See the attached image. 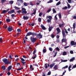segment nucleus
<instances>
[{
	"instance_id": "c03bdc74",
	"label": "nucleus",
	"mask_w": 76,
	"mask_h": 76,
	"mask_svg": "<svg viewBox=\"0 0 76 76\" xmlns=\"http://www.w3.org/2000/svg\"><path fill=\"white\" fill-rule=\"evenodd\" d=\"M57 52L56 51L55 53V55L53 56V57H55L57 56Z\"/></svg>"
},
{
	"instance_id": "7ed1b4c3",
	"label": "nucleus",
	"mask_w": 76,
	"mask_h": 76,
	"mask_svg": "<svg viewBox=\"0 0 76 76\" xmlns=\"http://www.w3.org/2000/svg\"><path fill=\"white\" fill-rule=\"evenodd\" d=\"M3 61L5 64H10V62L8 61L7 58H4L3 59Z\"/></svg>"
},
{
	"instance_id": "864d4df0",
	"label": "nucleus",
	"mask_w": 76,
	"mask_h": 76,
	"mask_svg": "<svg viewBox=\"0 0 76 76\" xmlns=\"http://www.w3.org/2000/svg\"><path fill=\"white\" fill-rule=\"evenodd\" d=\"M36 53V50L35 49L33 51V54H35Z\"/></svg>"
},
{
	"instance_id": "680f3d73",
	"label": "nucleus",
	"mask_w": 76,
	"mask_h": 76,
	"mask_svg": "<svg viewBox=\"0 0 76 76\" xmlns=\"http://www.w3.org/2000/svg\"><path fill=\"white\" fill-rule=\"evenodd\" d=\"M55 19L56 20H57V15H56L55 16Z\"/></svg>"
},
{
	"instance_id": "6ab92c4d",
	"label": "nucleus",
	"mask_w": 76,
	"mask_h": 76,
	"mask_svg": "<svg viewBox=\"0 0 76 76\" xmlns=\"http://www.w3.org/2000/svg\"><path fill=\"white\" fill-rule=\"evenodd\" d=\"M28 18H29L28 17V16H23V19H24V20H27V19H28Z\"/></svg>"
},
{
	"instance_id": "cd10ccee",
	"label": "nucleus",
	"mask_w": 76,
	"mask_h": 76,
	"mask_svg": "<svg viewBox=\"0 0 76 76\" xmlns=\"http://www.w3.org/2000/svg\"><path fill=\"white\" fill-rule=\"evenodd\" d=\"M52 10L53 12V13H56V10H55V8H53L52 9Z\"/></svg>"
},
{
	"instance_id": "4c0bfd02",
	"label": "nucleus",
	"mask_w": 76,
	"mask_h": 76,
	"mask_svg": "<svg viewBox=\"0 0 76 76\" xmlns=\"http://www.w3.org/2000/svg\"><path fill=\"white\" fill-rule=\"evenodd\" d=\"M51 10V9L50 8L48 10V11H47V13H49L50 12Z\"/></svg>"
},
{
	"instance_id": "ddd939ff",
	"label": "nucleus",
	"mask_w": 76,
	"mask_h": 76,
	"mask_svg": "<svg viewBox=\"0 0 76 76\" xmlns=\"http://www.w3.org/2000/svg\"><path fill=\"white\" fill-rule=\"evenodd\" d=\"M30 70L31 71H32L34 70V69L33 68V66L32 65H30Z\"/></svg>"
},
{
	"instance_id": "f03ea898",
	"label": "nucleus",
	"mask_w": 76,
	"mask_h": 76,
	"mask_svg": "<svg viewBox=\"0 0 76 76\" xmlns=\"http://www.w3.org/2000/svg\"><path fill=\"white\" fill-rule=\"evenodd\" d=\"M21 10H18L17 11V13H21L23 15H26L27 13V11H26V9L24 8H22Z\"/></svg>"
},
{
	"instance_id": "72a5a7b5",
	"label": "nucleus",
	"mask_w": 76,
	"mask_h": 76,
	"mask_svg": "<svg viewBox=\"0 0 76 76\" xmlns=\"http://www.w3.org/2000/svg\"><path fill=\"white\" fill-rule=\"evenodd\" d=\"M61 2L60 1H59V2H58L56 4V6H58V5H59V4H61Z\"/></svg>"
},
{
	"instance_id": "bb28decb",
	"label": "nucleus",
	"mask_w": 76,
	"mask_h": 76,
	"mask_svg": "<svg viewBox=\"0 0 76 76\" xmlns=\"http://www.w3.org/2000/svg\"><path fill=\"white\" fill-rule=\"evenodd\" d=\"M1 68L3 69V70H4L6 69V66H2L1 67Z\"/></svg>"
},
{
	"instance_id": "5701e85b",
	"label": "nucleus",
	"mask_w": 76,
	"mask_h": 76,
	"mask_svg": "<svg viewBox=\"0 0 76 76\" xmlns=\"http://www.w3.org/2000/svg\"><path fill=\"white\" fill-rule=\"evenodd\" d=\"M6 21L7 22H10V19H7Z\"/></svg>"
},
{
	"instance_id": "09e8293b",
	"label": "nucleus",
	"mask_w": 76,
	"mask_h": 76,
	"mask_svg": "<svg viewBox=\"0 0 76 76\" xmlns=\"http://www.w3.org/2000/svg\"><path fill=\"white\" fill-rule=\"evenodd\" d=\"M3 39L2 38H0V42L2 43L3 42V39Z\"/></svg>"
},
{
	"instance_id": "603ef678",
	"label": "nucleus",
	"mask_w": 76,
	"mask_h": 76,
	"mask_svg": "<svg viewBox=\"0 0 76 76\" xmlns=\"http://www.w3.org/2000/svg\"><path fill=\"white\" fill-rule=\"evenodd\" d=\"M71 7V6H70V4H68V9H70V8Z\"/></svg>"
},
{
	"instance_id": "39448f33",
	"label": "nucleus",
	"mask_w": 76,
	"mask_h": 76,
	"mask_svg": "<svg viewBox=\"0 0 76 76\" xmlns=\"http://www.w3.org/2000/svg\"><path fill=\"white\" fill-rule=\"evenodd\" d=\"M62 35H63V38H66V34H65V32H64V30H62Z\"/></svg>"
},
{
	"instance_id": "f257e3e1",
	"label": "nucleus",
	"mask_w": 76,
	"mask_h": 76,
	"mask_svg": "<svg viewBox=\"0 0 76 76\" xmlns=\"http://www.w3.org/2000/svg\"><path fill=\"white\" fill-rule=\"evenodd\" d=\"M30 35H32L33 37H34V36H36V37L37 38H39L40 39L41 38H42V35L41 34V33H39V34H37L35 32H29L27 33V34L26 35V37H28V36H30Z\"/></svg>"
},
{
	"instance_id": "a211bd4d",
	"label": "nucleus",
	"mask_w": 76,
	"mask_h": 76,
	"mask_svg": "<svg viewBox=\"0 0 76 76\" xmlns=\"http://www.w3.org/2000/svg\"><path fill=\"white\" fill-rule=\"evenodd\" d=\"M56 31L58 33H60V29L58 27L56 28Z\"/></svg>"
},
{
	"instance_id": "2f4dec72",
	"label": "nucleus",
	"mask_w": 76,
	"mask_h": 76,
	"mask_svg": "<svg viewBox=\"0 0 76 76\" xmlns=\"http://www.w3.org/2000/svg\"><path fill=\"white\" fill-rule=\"evenodd\" d=\"M67 67H68V66L66 65L65 66H64V67L62 68V69H67Z\"/></svg>"
},
{
	"instance_id": "1a4fd4ad",
	"label": "nucleus",
	"mask_w": 76,
	"mask_h": 76,
	"mask_svg": "<svg viewBox=\"0 0 76 76\" xmlns=\"http://www.w3.org/2000/svg\"><path fill=\"white\" fill-rule=\"evenodd\" d=\"M41 27L43 30H46V29L45 27L43 24L41 25Z\"/></svg>"
},
{
	"instance_id": "f704fd0d",
	"label": "nucleus",
	"mask_w": 76,
	"mask_h": 76,
	"mask_svg": "<svg viewBox=\"0 0 76 76\" xmlns=\"http://www.w3.org/2000/svg\"><path fill=\"white\" fill-rule=\"evenodd\" d=\"M47 22H48V23H50V22H51V20L48 19L47 20Z\"/></svg>"
},
{
	"instance_id": "473e14b6",
	"label": "nucleus",
	"mask_w": 76,
	"mask_h": 76,
	"mask_svg": "<svg viewBox=\"0 0 76 76\" xmlns=\"http://www.w3.org/2000/svg\"><path fill=\"white\" fill-rule=\"evenodd\" d=\"M23 5L24 6H28V4L26 2H24L23 3Z\"/></svg>"
},
{
	"instance_id": "bf43d9fd",
	"label": "nucleus",
	"mask_w": 76,
	"mask_h": 76,
	"mask_svg": "<svg viewBox=\"0 0 76 76\" xmlns=\"http://www.w3.org/2000/svg\"><path fill=\"white\" fill-rule=\"evenodd\" d=\"M70 54H73V50L70 51Z\"/></svg>"
},
{
	"instance_id": "2eb2a0df",
	"label": "nucleus",
	"mask_w": 76,
	"mask_h": 76,
	"mask_svg": "<svg viewBox=\"0 0 76 76\" xmlns=\"http://www.w3.org/2000/svg\"><path fill=\"white\" fill-rule=\"evenodd\" d=\"M37 57V55L36 54H35L33 55V57H32V59H34L36 58V57Z\"/></svg>"
},
{
	"instance_id": "5fc2aeb1",
	"label": "nucleus",
	"mask_w": 76,
	"mask_h": 76,
	"mask_svg": "<svg viewBox=\"0 0 76 76\" xmlns=\"http://www.w3.org/2000/svg\"><path fill=\"white\" fill-rule=\"evenodd\" d=\"M30 5H31V6H34V4H33V3H32V2H31L30 3Z\"/></svg>"
},
{
	"instance_id": "e2e57ef3",
	"label": "nucleus",
	"mask_w": 76,
	"mask_h": 76,
	"mask_svg": "<svg viewBox=\"0 0 76 76\" xmlns=\"http://www.w3.org/2000/svg\"><path fill=\"white\" fill-rule=\"evenodd\" d=\"M33 15H35L36 14V10H35L34 12L33 13Z\"/></svg>"
},
{
	"instance_id": "7c9ffc66",
	"label": "nucleus",
	"mask_w": 76,
	"mask_h": 76,
	"mask_svg": "<svg viewBox=\"0 0 76 76\" xmlns=\"http://www.w3.org/2000/svg\"><path fill=\"white\" fill-rule=\"evenodd\" d=\"M67 9V7L65 6L64 7L62 8V9L63 10H66V9Z\"/></svg>"
},
{
	"instance_id": "9b49d317",
	"label": "nucleus",
	"mask_w": 76,
	"mask_h": 76,
	"mask_svg": "<svg viewBox=\"0 0 76 76\" xmlns=\"http://www.w3.org/2000/svg\"><path fill=\"white\" fill-rule=\"evenodd\" d=\"M12 69V65H10L7 68V71H10Z\"/></svg>"
},
{
	"instance_id": "aec40b11",
	"label": "nucleus",
	"mask_w": 76,
	"mask_h": 76,
	"mask_svg": "<svg viewBox=\"0 0 76 76\" xmlns=\"http://www.w3.org/2000/svg\"><path fill=\"white\" fill-rule=\"evenodd\" d=\"M54 65H55V64L54 63H53L50 64V68H52Z\"/></svg>"
},
{
	"instance_id": "dca6fc26",
	"label": "nucleus",
	"mask_w": 76,
	"mask_h": 76,
	"mask_svg": "<svg viewBox=\"0 0 76 76\" xmlns=\"http://www.w3.org/2000/svg\"><path fill=\"white\" fill-rule=\"evenodd\" d=\"M54 69H55V70H57L58 69V66L57 65H56L55 66L53 67Z\"/></svg>"
},
{
	"instance_id": "a18cd8bd",
	"label": "nucleus",
	"mask_w": 76,
	"mask_h": 76,
	"mask_svg": "<svg viewBox=\"0 0 76 76\" xmlns=\"http://www.w3.org/2000/svg\"><path fill=\"white\" fill-rule=\"evenodd\" d=\"M52 30L51 27H49V32H50Z\"/></svg>"
},
{
	"instance_id": "6e6552de",
	"label": "nucleus",
	"mask_w": 76,
	"mask_h": 76,
	"mask_svg": "<svg viewBox=\"0 0 76 76\" xmlns=\"http://www.w3.org/2000/svg\"><path fill=\"white\" fill-rule=\"evenodd\" d=\"M15 12V10H12L11 11H9L8 12L9 14H12Z\"/></svg>"
},
{
	"instance_id": "393cba45",
	"label": "nucleus",
	"mask_w": 76,
	"mask_h": 76,
	"mask_svg": "<svg viewBox=\"0 0 76 76\" xmlns=\"http://www.w3.org/2000/svg\"><path fill=\"white\" fill-rule=\"evenodd\" d=\"M15 9L16 10H20V8L15 6L14 7Z\"/></svg>"
},
{
	"instance_id": "412c9836",
	"label": "nucleus",
	"mask_w": 76,
	"mask_h": 76,
	"mask_svg": "<svg viewBox=\"0 0 76 76\" xmlns=\"http://www.w3.org/2000/svg\"><path fill=\"white\" fill-rule=\"evenodd\" d=\"M48 18L49 19L51 20V19H52V17L51 16H47L46 17L47 19H48Z\"/></svg>"
},
{
	"instance_id": "c9c22d12",
	"label": "nucleus",
	"mask_w": 76,
	"mask_h": 76,
	"mask_svg": "<svg viewBox=\"0 0 76 76\" xmlns=\"http://www.w3.org/2000/svg\"><path fill=\"white\" fill-rule=\"evenodd\" d=\"M13 1H9V3H10V4H12L13 3Z\"/></svg>"
},
{
	"instance_id": "c756f323",
	"label": "nucleus",
	"mask_w": 76,
	"mask_h": 76,
	"mask_svg": "<svg viewBox=\"0 0 76 76\" xmlns=\"http://www.w3.org/2000/svg\"><path fill=\"white\" fill-rule=\"evenodd\" d=\"M61 62H66L67 61V60H63V59H61Z\"/></svg>"
},
{
	"instance_id": "e433bc0d",
	"label": "nucleus",
	"mask_w": 76,
	"mask_h": 76,
	"mask_svg": "<svg viewBox=\"0 0 76 76\" xmlns=\"http://www.w3.org/2000/svg\"><path fill=\"white\" fill-rule=\"evenodd\" d=\"M7 10H4L2 12V13H7Z\"/></svg>"
},
{
	"instance_id": "338daca9",
	"label": "nucleus",
	"mask_w": 76,
	"mask_h": 76,
	"mask_svg": "<svg viewBox=\"0 0 76 76\" xmlns=\"http://www.w3.org/2000/svg\"><path fill=\"white\" fill-rule=\"evenodd\" d=\"M73 18L74 19H76V16L74 15L73 16Z\"/></svg>"
},
{
	"instance_id": "3c124183",
	"label": "nucleus",
	"mask_w": 76,
	"mask_h": 76,
	"mask_svg": "<svg viewBox=\"0 0 76 76\" xmlns=\"http://www.w3.org/2000/svg\"><path fill=\"white\" fill-rule=\"evenodd\" d=\"M17 1H19L21 3H22L23 2V1L22 0H18Z\"/></svg>"
},
{
	"instance_id": "4468645a",
	"label": "nucleus",
	"mask_w": 76,
	"mask_h": 76,
	"mask_svg": "<svg viewBox=\"0 0 76 76\" xmlns=\"http://www.w3.org/2000/svg\"><path fill=\"white\" fill-rule=\"evenodd\" d=\"M61 41L62 42H66V41H67V40L65 38H63L62 39Z\"/></svg>"
},
{
	"instance_id": "4be33fe9",
	"label": "nucleus",
	"mask_w": 76,
	"mask_h": 76,
	"mask_svg": "<svg viewBox=\"0 0 76 76\" xmlns=\"http://www.w3.org/2000/svg\"><path fill=\"white\" fill-rule=\"evenodd\" d=\"M62 55H63V56H66V55H67V52L65 51L63 53Z\"/></svg>"
},
{
	"instance_id": "4d7b16f0",
	"label": "nucleus",
	"mask_w": 76,
	"mask_h": 76,
	"mask_svg": "<svg viewBox=\"0 0 76 76\" xmlns=\"http://www.w3.org/2000/svg\"><path fill=\"white\" fill-rule=\"evenodd\" d=\"M70 47V46H67L65 47H64V48L65 49H66V48H68V47Z\"/></svg>"
},
{
	"instance_id": "f8f14e48",
	"label": "nucleus",
	"mask_w": 76,
	"mask_h": 76,
	"mask_svg": "<svg viewBox=\"0 0 76 76\" xmlns=\"http://www.w3.org/2000/svg\"><path fill=\"white\" fill-rule=\"evenodd\" d=\"M64 23H62L61 24H59V28H64Z\"/></svg>"
},
{
	"instance_id": "052dcab7",
	"label": "nucleus",
	"mask_w": 76,
	"mask_h": 76,
	"mask_svg": "<svg viewBox=\"0 0 76 76\" xmlns=\"http://www.w3.org/2000/svg\"><path fill=\"white\" fill-rule=\"evenodd\" d=\"M64 71H65L62 74V75H65V73L66 72V70H64Z\"/></svg>"
},
{
	"instance_id": "20e7f679",
	"label": "nucleus",
	"mask_w": 76,
	"mask_h": 76,
	"mask_svg": "<svg viewBox=\"0 0 76 76\" xmlns=\"http://www.w3.org/2000/svg\"><path fill=\"white\" fill-rule=\"evenodd\" d=\"M33 37H31L30 38V39L32 42H35L37 40V39L36 38Z\"/></svg>"
},
{
	"instance_id": "49530a36",
	"label": "nucleus",
	"mask_w": 76,
	"mask_h": 76,
	"mask_svg": "<svg viewBox=\"0 0 76 76\" xmlns=\"http://www.w3.org/2000/svg\"><path fill=\"white\" fill-rule=\"evenodd\" d=\"M56 50H57V51H60V49H59V48L57 47H56Z\"/></svg>"
},
{
	"instance_id": "37998d69",
	"label": "nucleus",
	"mask_w": 76,
	"mask_h": 76,
	"mask_svg": "<svg viewBox=\"0 0 76 76\" xmlns=\"http://www.w3.org/2000/svg\"><path fill=\"white\" fill-rule=\"evenodd\" d=\"M42 14H43L42 13L40 12L39 13V16H40V17H41L42 15Z\"/></svg>"
},
{
	"instance_id": "774afa93",
	"label": "nucleus",
	"mask_w": 76,
	"mask_h": 76,
	"mask_svg": "<svg viewBox=\"0 0 76 76\" xmlns=\"http://www.w3.org/2000/svg\"><path fill=\"white\" fill-rule=\"evenodd\" d=\"M76 64H75V65L73 66V68H76Z\"/></svg>"
},
{
	"instance_id": "423d86ee",
	"label": "nucleus",
	"mask_w": 76,
	"mask_h": 76,
	"mask_svg": "<svg viewBox=\"0 0 76 76\" xmlns=\"http://www.w3.org/2000/svg\"><path fill=\"white\" fill-rule=\"evenodd\" d=\"M7 29L9 32H11L13 30V28L10 27H9L7 28Z\"/></svg>"
},
{
	"instance_id": "8fccbe9b",
	"label": "nucleus",
	"mask_w": 76,
	"mask_h": 76,
	"mask_svg": "<svg viewBox=\"0 0 76 76\" xmlns=\"http://www.w3.org/2000/svg\"><path fill=\"white\" fill-rule=\"evenodd\" d=\"M46 49H44L43 50V53H45L46 52Z\"/></svg>"
},
{
	"instance_id": "79ce46f5",
	"label": "nucleus",
	"mask_w": 76,
	"mask_h": 76,
	"mask_svg": "<svg viewBox=\"0 0 76 76\" xmlns=\"http://www.w3.org/2000/svg\"><path fill=\"white\" fill-rule=\"evenodd\" d=\"M58 16L60 19V18H61V15L60 13H59Z\"/></svg>"
},
{
	"instance_id": "f3484780",
	"label": "nucleus",
	"mask_w": 76,
	"mask_h": 76,
	"mask_svg": "<svg viewBox=\"0 0 76 76\" xmlns=\"http://www.w3.org/2000/svg\"><path fill=\"white\" fill-rule=\"evenodd\" d=\"M75 58L74 57H73L72 58L70 59L69 61H70V62H72V61H73V60H74Z\"/></svg>"
},
{
	"instance_id": "9d476101",
	"label": "nucleus",
	"mask_w": 76,
	"mask_h": 76,
	"mask_svg": "<svg viewBox=\"0 0 76 76\" xmlns=\"http://www.w3.org/2000/svg\"><path fill=\"white\" fill-rule=\"evenodd\" d=\"M71 44L72 45H76V42H75L73 41H72L71 42Z\"/></svg>"
},
{
	"instance_id": "a878e982",
	"label": "nucleus",
	"mask_w": 76,
	"mask_h": 76,
	"mask_svg": "<svg viewBox=\"0 0 76 76\" xmlns=\"http://www.w3.org/2000/svg\"><path fill=\"white\" fill-rule=\"evenodd\" d=\"M51 37H52V38H54L55 37V35L53 34H52L51 35Z\"/></svg>"
},
{
	"instance_id": "13d9d810",
	"label": "nucleus",
	"mask_w": 76,
	"mask_h": 76,
	"mask_svg": "<svg viewBox=\"0 0 76 76\" xmlns=\"http://www.w3.org/2000/svg\"><path fill=\"white\" fill-rule=\"evenodd\" d=\"M22 69H23V67L18 69L17 70H22Z\"/></svg>"
},
{
	"instance_id": "de8ad7c7",
	"label": "nucleus",
	"mask_w": 76,
	"mask_h": 76,
	"mask_svg": "<svg viewBox=\"0 0 76 76\" xmlns=\"http://www.w3.org/2000/svg\"><path fill=\"white\" fill-rule=\"evenodd\" d=\"M53 2V0H50L49 2H48V3H52V2Z\"/></svg>"
},
{
	"instance_id": "0e129e2a",
	"label": "nucleus",
	"mask_w": 76,
	"mask_h": 76,
	"mask_svg": "<svg viewBox=\"0 0 76 76\" xmlns=\"http://www.w3.org/2000/svg\"><path fill=\"white\" fill-rule=\"evenodd\" d=\"M51 75V72H49L48 73V75Z\"/></svg>"
},
{
	"instance_id": "6e6d98bb",
	"label": "nucleus",
	"mask_w": 76,
	"mask_h": 76,
	"mask_svg": "<svg viewBox=\"0 0 76 76\" xmlns=\"http://www.w3.org/2000/svg\"><path fill=\"white\" fill-rule=\"evenodd\" d=\"M49 50L50 51H53V49L51 48H49Z\"/></svg>"
},
{
	"instance_id": "69168bd1",
	"label": "nucleus",
	"mask_w": 76,
	"mask_h": 76,
	"mask_svg": "<svg viewBox=\"0 0 76 76\" xmlns=\"http://www.w3.org/2000/svg\"><path fill=\"white\" fill-rule=\"evenodd\" d=\"M11 16L12 17V18H13V17H14L15 16V15L14 14H12L11 15Z\"/></svg>"
},
{
	"instance_id": "c85d7f7f",
	"label": "nucleus",
	"mask_w": 76,
	"mask_h": 76,
	"mask_svg": "<svg viewBox=\"0 0 76 76\" xmlns=\"http://www.w3.org/2000/svg\"><path fill=\"white\" fill-rule=\"evenodd\" d=\"M47 64H45V69H47V68H48V66H47Z\"/></svg>"
},
{
	"instance_id": "58836bf2",
	"label": "nucleus",
	"mask_w": 76,
	"mask_h": 76,
	"mask_svg": "<svg viewBox=\"0 0 76 76\" xmlns=\"http://www.w3.org/2000/svg\"><path fill=\"white\" fill-rule=\"evenodd\" d=\"M75 23H74L73 24V28L74 29H75V28H76V26H75Z\"/></svg>"
},
{
	"instance_id": "b1692460",
	"label": "nucleus",
	"mask_w": 76,
	"mask_h": 76,
	"mask_svg": "<svg viewBox=\"0 0 76 76\" xmlns=\"http://www.w3.org/2000/svg\"><path fill=\"white\" fill-rule=\"evenodd\" d=\"M6 0H1V2L2 4H3L4 2L6 1Z\"/></svg>"
},
{
	"instance_id": "ea45409f",
	"label": "nucleus",
	"mask_w": 76,
	"mask_h": 76,
	"mask_svg": "<svg viewBox=\"0 0 76 76\" xmlns=\"http://www.w3.org/2000/svg\"><path fill=\"white\" fill-rule=\"evenodd\" d=\"M38 21L39 22H41V18H39L38 19Z\"/></svg>"
},
{
	"instance_id": "a19ab883",
	"label": "nucleus",
	"mask_w": 76,
	"mask_h": 76,
	"mask_svg": "<svg viewBox=\"0 0 76 76\" xmlns=\"http://www.w3.org/2000/svg\"><path fill=\"white\" fill-rule=\"evenodd\" d=\"M17 31L18 32H21L22 31L19 28L17 29Z\"/></svg>"
},
{
	"instance_id": "0eeeda50",
	"label": "nucleus",
	"mask_w": 76,
	"mask_h": 76,
	"mask_svg": "<svg viewBox=\"0 0 76 76\" xmlns=\"http://www.w3.org/2000/svg\"><path fill=\"white\" fill-rule=\"evenodd\" d=\"M21 60L22 61H21V62L23 64H25V63H26V62H23V61H25V59H24L22 58H21Z\"/></svg>"
}]
</instances>
